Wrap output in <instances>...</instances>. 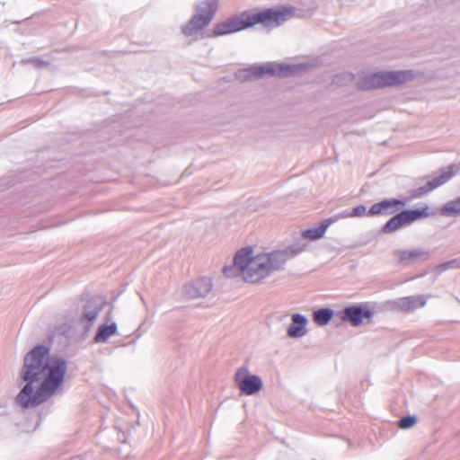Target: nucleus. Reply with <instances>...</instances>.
<instances>
[{
	"instance_id": "nucleus-1",
	"label": "nucleus",
	"mask_w": 460,
	"mask_h": 460,
	"mask_svg": "<svg viewBox=\"0 0 460 460\" xmlns=\"http://www.w3.org/2000/svg\"><path fill=\"white\" fill-rule=\"evenodd\" d=\"M66 362L51 356L48 347H33L25 356L21 378L25 385L17 394L16 403L23 408L39 405L61 389Z\"/></svg>"
},
{
	"instance_id": "nucleus-2",
	"label": "nucleus",
	"mask_w": 460,
	"mask_h": 460,
	"mask_svg": "<svg viewBox=\"0 0 460 460\" xmlns=\"http://www.w3.org/2000/svg\"><path fill=\"white\" fill-rule=\"evenodd\" d=\"M105 305L106 300L102 296H96L89 299L79 312L76 322H64L49 331V345H67L68 342L84 341Z\"/></svg>"
},
{
	"instance_id": "nucleus-3",
	"label": "nucleus",
	"mask_w": 460,
	"mask_h": 460,
	"mask_svg": "<svg viewBox=\"0 0 460 460\" xmlns=\"http://www.w3.org/2000/svg\"><path fill=\"white\" fill-rule=\"evenodd\" d=\"M295 9L292 6L286 5L243 12L217 23L212 34L216 37L228 35L252 28L257 24H261L267 29L277 28L293 17Z\"/></svg>"
},
{
	"instance_id": "nucleus-4",
	"label": "nucleus",
	"mask_w": 460,
	"mask_h": 460,
	"mask_svg": "<svg viewBox=\"0 0 460 460\" xmlns=\"http://www.w3.org/2000/svg\"><path fill=\"white\" fill-rule=\"evenodd\" d=\"M412 70L385 71L367 75L360 78L357 84L361 90L378 89L406 83L412 79Z\"/></svg>"
},
{
	"instance_id": "nucleus-5",
	"label": "nucleus",
	"mask_w": 460,
	"mask_h": 460,
	"mask_svg": "<svg viewBox=\"0 0 460 460\" xmlns=\"http://www.w3.org/2000/svg\"><path fill=\"white\" fill-rule=\"evenodd\" d=\"M218 0H201L196 5V13L190 20L182 26L181 32L186 37H190L207 27L213 19Z\"/></svg>"
},
{
	"instance_id": "nucleus-6",
	"label": "nucleus",
	"mask_w": 460,
	"mask_h": 460,
	"mask_svg": "<svg viewBox=\"0 0 460 460\" xmlns=\"http://www.w3.org/2000/svg\"><path fill=\"white\" fill-rule=\"evenodd\" d=\"M288 259V252H285L284 250H277L265 254H260L259 261H255V266L253 265V268L257 269V271L248 276V279L252 280H261L268 277L272 271L282 269Z\"/></svg>"
},
{
	"instance_id": "nucleus-7",
	"label": "nucleus",
	"mask_w": 460,
	"mask_h": 460,
	"mask_svg": "<svg viewBox=\"0 0 460 460\" xmlns=\"http://www.w3.org/2000/svg\"><path fill=\"white\" fill-rule=\"evenodd\" d=\"M429 216V207L427 205L421 208L402 209L393 215L382 226L381 231L385 234H392Z\"/></svg>"
},
{
	"instance_id": "nucleus-8",
	"label": "nucleus",
	"mask_w": 460,
	"mask_h": 460,
	"mask_svg": "<svg viewBox=\"0 0 460 460\" xmlns=\"http://www.w3.org/2000/svg\"><path fill=\"white\" fill-rule=\"evenodd\" d=\"M375 312L367 303H358L349 305L337 313L341 320L349 322L354 327H358L365 320L370 321Z\"/></svg>"
},
{
	"instance_id": "nucleus-9",
	"label": "nucleus",
	"mask_w": 460,
	"mask_h": 460,
	"mask_svg": "<svg viewBox=\"0 0 460 460\" xmlns=\"http://www.w3.org/2000/svg\"><path fill=\"white\" fill-rule=\"evenodd\" d=\"M234 379L241 394L244 395L257 394L263 387L261 378L257 375L251 374L245 367L237 369Z\"/></svg>"
},
{
	"instance_id": "nucleus-10",
	"label": "nucleus",
	"mask_w": 460,
	"mask_h": 460,
	"mask_svg": "<svg viewBox=\"0 0 460 460\" xmlns=\"http://www.w3.org/2000/svg\"><path fill=\"white\" fill-rule=\"evenodd\" d=\"M455 175L454 166L450 165L441 171V172L429 180L426 184L410 190L409 200L420 199L433 190L448 181Z\"/></svg>"
},
{
	"instance_id": "nucleus-11",
	"label": "nucleus",
	"mask_w": 460,
	"mask_h": 460,
	"mask_svg": "<svg viewBox=\"0 0 460 460\" xmlns=\"http://www.w3.org/2000/svg\"><path fill=\"white\" fill-rule=\"evenodd\" d=\"M252 252L253 251L251 247H243L235 253L233 260L235 266H237L241 271H243V279L247 282L258 281L248 279V276L254 273L253 271H257V269H254L253 265L255 266V261H259V255L254 257L252 256Z\"/></svg>"
},
{
	"instance_id": "nucleus-12",
	"label": "nucleus",
	"mask_w": 460,
	"mask_h": 460,
	"mask_svg": "<svg viewBox=\"0 0 460 460\" xmlns=\"http://www.w3.org/2000/svg\"><path fill=\"white\" fill-rule=\"evenodd\" d=\"M406 205V200L397 198L385 199L374 203L368 209V216H389L401 211Z\"/></svg>"
},
{
	"instance_id": "nucleus-13",
	"label": "nucleus",
	"mask_w": 460,
	"mask_h": 460,
	"mask_svg": "<svg viewBox=\"0 0 460 460\" xmlns=\"http://www.w3.org/2000/svg\"><path fill=\"white\" fill-rule=\"evenodd\" d=\"M212 289V281L209 278L202 277L183 287V295L189 299L205 297Z\"/></svg>"
},
{
	"instance_id": "nucleus-14",
	"label": "nucleus",
	"mask_w": 460,
	"mask_h": 460,
	"mask_svg": "<svg viewBox=\"0 0 460 460\" xmlns=\"http://www.w3.org/2000/svg\"><path fill=\"white\" fill-rule=\"evenodd\" d=\"M264 75H276L279 77L288 76L296 74L301 69H304L305 66L303 64H274V63H266L262 64Z\"/></svg>"
},
{
	"instance_id": "nucleus-15",
	"label": "nucleus",
	"mask_w": 460,
	"mask_h": 460,
	"mask_svg": "<svg viewBox=\"0 0 460 460\" xmlns=\"http://www.w3.org/2000/svg\"><path fill=\"white\" fill-rule=\"evenodd\" d=\"M308 319L305 315L294 313L291 314V323L287 327V335L292 339L302 338L308 332Z\"/></svg>"
},
{
	"instance_id": "nucleus-16",
	"label": "nucleus",
	"mask_w": 460,
	"mask_h": 460,
	"mask_svg": "<svg viewBox=\"0 0 460 460\" xmlns=\"http://www.w3.org/2000/svg\"><path fill=\"white\" fill-rule=\"evenodd\" d=\"M395 255L397 256L398 262L400 264L409 266L421 259H426L429 255V252L421 248L398 250L395 252Z\"/></svg>"
},
{
	"instance_id": "nucleus-17",
	"label": "nucleus",
	"mask_w": 460,
	"mask_h": 460,
	"mask_svg": "<svg viewBox=\"0 0 460 460\" xmlns=\"http://www.w3.org/2000/svg\"><path fill=\"white\" fill-rule=\"evenodd\" d=\"M426 303V298L420 295L401 297L394 302L396 308L406 313L412 312L420 307H423L425 306Z\"/></svg>"
},
{
	"instance_id": "nucleus-18",
	"label": "nucleus",
	"mask_w": 460,
	"mask_h": 460,
	"mask_svg": "<svg viewBox=\"0 0 460 460\" xmlns=\"http://www.w3.org/2000/svg\"><path fill=\"white\" fill-rule=\"evenodd\" d=\"M335 220L332 217L326 218L320 222L314 227L305 229L302 232V238L308 239L312 241H316L322 238L328 227L334 222Z\"/></svg>"
},
{
	"instance_id": "nucleus-19",
	"label": "nucleus",
	"mask_w": 460,
	"mask_h": 460,
	"mask_svg": "<svg viewBox=\"0 0 460 460\" xmlns=\"http://www.w3.org/2000/svg\"><path fill=\"white\" fill-rule=\"evenodd\" d=\"M262 65H252L249 67L239 69L235 73V78L240 82L253 81L264 76Z\"/></svg>"
},
{
	"instance_id": "nucleus-20",
	"label": "nucleus",
	"mask_w": 460,
	"mask_h": 460,
	"mask_svg": "<svg viewBox=\"0 0 460 460\" xmlns=\"http://www.w3.org/2000/svg\"><path fill=\"white\" fill-rule=\"evenodd\" d=\"M117 323L115 322H112L111 323H102L98 326L93 341L95 343H102L106 342L110 337L114 335L117 332Z\"/></svg>"
},
{
	"instance_id": "nucleus-21",
	"label": "nucleus",
	"mask_w": 460,
	"mask_h": 460,
	"mask_svg": "<svg viewBox=\"0 0 460 460\" xmlns=\"http://www.w3.org/2000/svg\"><path fill=\"white\" fill-rule=\"evenodd\" d=\"M334 315V311L329 307H321L313 312V321L318 326H324L330 323Z\"/></svg>"
},
{
	"instance_id": "nucleus-22",
	"label": "nucleus",
	"mask_w": 460,
	"mask_h": 460,
	"mask_svg": "<svg viewBox=\"0 0 460 460\" xmlns=\"http://www.w3.org/2000/svg\"><path fill=\"white\" fill-rule=\"evenodd\" d=\"M440 213L445 217H452L460 214V197L445 203L440 209Z\"/></svg>"
},
{
	"instance_id": "nucleus-23",
	"label": "nucleus",
	"mask_w": 460,
	"mask_h": 460,
	"mask_svg": "<svg viewBox=\"0 0 460 460\" xmlns=\"http://www.w3.org/2000/svg\"><path fill=\"white\" fill-rule=\"evenodd\" d=\"M341 217H359L363 216H368V209L363 204L358 205L354 207L350 211H343L341 215Z\"/></svg>"
},
{
	"instance_id": "nucleus-24",
	"label": "nucleus",
	"mask_w": 460,
	"mask_h": 460,
	"mask_svg": "<svg viewBox=\"0 0 460 460\" xmlns=\"http://www.w3.org/2000/svg\"><path fill=\"white\" fill-rule=\"evenodd\" d=\"M460 268V259H453L443 262L436 267V274L440 275L443 272L451 270V269H459Z\"/></svg>"
},
{
	"instance_id": "nucleus-25",
	"label": "nucleus",
	"mask_w": 460,
	"mask_h": 460,
	"mask_svg": "<svg viewBox=\"0 0 460 460\" xmlns=\"http://www.w3.org/2000/svg\"><path fill=\"white\" fill-rule=\"evenodd\" d=\"M305 248L306 243L304 242V239H302L296 243L289 245L284 251L288 252L289 258H292L304 252Z\"/></svg>"
},
{
	"instance_id": "nucleus-26",
	"label": "nucleus",
	"mask_w": 460,
	"mask_h": 460,
	"mask_svg": "<svg viewBox=\"0 0 460 460\" xmlns=\"http://www.w3.org/2000/svg\"><path fill=\"white\" fill-rule=\"evenodd\" d=\"M223 272L227 278H234L241 274L243 275V271H241L237 266L233 262L232 265H227L223 268Z\"/></svg>"
},
{
	"instance_id": "nucleus-27",
	"label": "nucleus",
	"mask_w": 460,
	"mask_h": 460,
	"mask_svg": "<svg viewBox=\"0 0 460 460\" xmlns=\"http://www.w3.org/2000/svg\"><path fill=\"white\" fill-rule=\"evenodd\" d=\"M417 423V418L415 416H407L404 418H402L399 422L398 426L402 429H411Z\"/></svg>"
},
{
	"instance_id": "nucleus-28",
	"label": "nucleus",
	"mask_w": 460,
	"mask_h": 460,
	"mask_svg": "<svg viewBox=\"0 0 460 460\" xmlns=\"http://www.w3.org/2000/svg\"><path fill=\"white\" fill-rule=\"evenodd\" d=\"M22 62L23 64H31L36 68L45 67L49 65L48 61L42 60L39 58L22 59Z\"/></svg>"
},
{
	"instance_id": "nucleus-29",
	"label": "nucleus",
	"mask_w": 460,
	"mask_h": 460,
	"mask_svg": "<svg viewBox=\"0 0 460 460\" xmlns=\"http://www.w3.org/2000/svg\"><path fill=\"white\" fill-rule=\"evenodd\" d=\"M285 318H287V315H281V316H278V317H277V320H278L279 322H282Z\"/></svg>"
},
{
	"instance_id": "nucleus-30",
	"label": "nucleus",
	"mask_w": 460,
	"mask_h": 460,
	"mask_svg": "<svg viewBox=\"0 0 460 460\" xmlns=\"http://www.w3.org/2000/svg\"><path fill=\"white\" fill-rule=\"evenodd\" d=\"M134 342H135V340H134V339H132V340H131V341H129L126 345H132V343H134Z\"/></svg>"
}]
</instances>
